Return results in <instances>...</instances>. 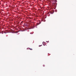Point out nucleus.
<instances>
[{
    "label": "nucleus",
    "instance_id": "f257e3e1",
    "mask_svg": "<svg viewBox=\"0 0 76 76\" xmlns=\"http://www.w3.org/2000/svg\"><path fill=\"white\" fill-rule=\"evenodd\" d=\"M30 50H32V49H30Z\"/></svg>",
    "mask_w": 76,
    "mask_h": 76
},
{
    "label": "nucleus",
    "instance_id": "f03ea898",
    "mask_svg": "<svg viewBox=\"0 0 76 76\" xmlns=\"http://www.w3.org/2000/svg\"><path fill=\"white\" fill-rule=\"evenodd\" d=\"M38 24V23H37V25H38L39 24Z\"/></svg>",
    "mask_w": 76,
    "mask_h": 76
}]
</instances>
